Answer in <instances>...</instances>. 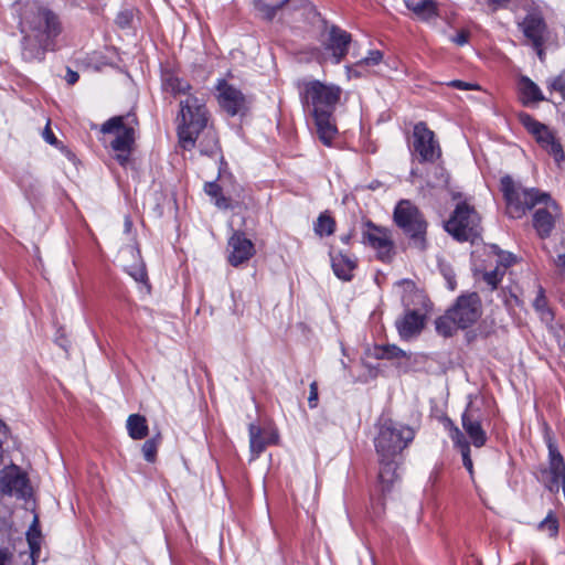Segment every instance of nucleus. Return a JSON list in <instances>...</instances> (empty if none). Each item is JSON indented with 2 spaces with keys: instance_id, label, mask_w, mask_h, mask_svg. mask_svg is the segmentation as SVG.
<instances>
[{
  "instance_id": "44",
  "label": "nucleus",
  "mask_w": 565,
  "mask_h": 565,
  "mask_svg": "<svg viewBox=\"0 0 565 565\" xmlns=\"http://www.w3.org/2000/svg\"><path fill=\"white\" fill-rule=\"evenodd\" d=\"M440 271L447 282L448 289L454 291L457 287L456 275L454 269L449 265L441 264Z\"/></svg>"
},
{
  "instance_id": "39",
  "label": "nucleus",
  "mask_w": 565,
  "mask_h": 565,
  "mask_svg": "<svg viewBox=\"0 0 565 565\" xmlns=\"http://www.w3.org/2000/svg\"><path fill=\"white\" fill-rule=\"evenodd\" d=\"M539 529L541 531L547 532L550 537H555L558 533V521L553 515L552 512H550L546 518L540 522Z\"/></svg>"
},
{
  "instance_id": "37",
  "label": "nucleus",
  "mask_w": 565,
  "mask_h": 565,
  "mask_svg": "<svg viewBox=\"0 0 565 565\" xmlns=\"http://www.w3.org/2000/svg\"><path fill=\"white\" fill-rule=\"evenodd\" d=\"M38 518H34L33 524L28 532V542L32 557L40 553V532L36 530Z\"/></svg>"
},
{
  "instance_id": "38",
  "label": "nucleus",
  "mask_w": 565,
  "mask_h": 565,
  "mask_svg": "<svg viewBox=\"0 0 565 565\" xmlns=\"http://www.w3.org/2000/svg\"><path fill=\"white\" fill-rule=\"evenodd\" d=\"M519 119L521 124L526 128V130L533 136H536L544 127V124L537 121L535 118H533L531 115L526 113L520 114Z\"/></svg>"
},
{
  "instance_id": "55",
  "label": "nucleus",
  "mask_w": 565,
  "mask_h": 565,
  "mask_svg": "<svg viewBox=\"0 0 565 565\" xmlns=\"http://www.w3.org/2000/svg\"><path fill=\"white\" fill-rule=\"evenodd\" d=\"M78 78H79V75L77 72L72 71L71 68H67L66 75H65V81L68 85H74L75 83H77Z\"/></svg>"
},
{
  "instance_id": "60",
  "label": "nucleus",
  "mask_w": 565,
  "mask_h": 565,
  "mask_svg": "<svg viewBox=\"0 0 565 565\" xmlns=\"http://www.w3.org/2000/svg\"><path fill=\"white\" fill-rule=\"evenodd\" d=\"M9 430L8 426L0 420V433L2 431L3 435L7 434V431Z\"/></svg>"
},
{
  "instance_id": "8",
  "label": "nucleus",
  "mask_w": 565,
  "mask_h": 565,
  "mask_svg": "<svg viewBox=\"0 0 565 565\" xmlns=\"http://www.w3.org/2000/svg\"><path fill=\"white\" fill-rule=\"evenodd\" d=\"M394 222L420 249L426 247L427 222L409 200H401L394 209Z\"/></svg>"
},
{
  "instance_id": "16",
  "label": "nucleus",
  "mask_w": 565,
  "mask_h": 565,
  "mask_svg": "<svg viewBox=\"0 0 565 565\" xmlns=\"http://www.w3.org/2000/svg\"><path fill=\"white\" fill-rule=\"evenodd\" d=\"M217 99L221 107L230 115L236 116L247 109V102L244 94L225 79L217 83Z\"/></svg>"
},
{
  "instance_id": "56",
  "label": "nucleus",
  "mask_w": 565,
  "mask_h": 565,
  "mask_svg": "<svg viewBox=\"0 0 565 565\" xmlns=\"http://www.w3.org/2000/svg\"><path fill=\"white\" fill-rule=\"evenodd\" d=\"M555 265L559 269V274L565 277V253L558 254L557 257L554 260Z\"/></svg>"
},
{
  "instance_id": "12",
  "label": "nucleus",
  "mask_w": 565,
  "mask_h": 565,
  "mask_svg": "<svg viewBox=\"0 0 565 565\" xmlns=\"http://www.w3.org/2000/svg\"><path fill=\"white\" fill-rule=\"evenodd\" d=\"M30 486L26 475L15 465L0 470V492L26 499L30 495Z\"/></svg>"
},
{
  "instance_id": "42",
  "label": "nucleus",
  "mask_w": 565,
  "mask_h": 565,
  "mask_svg": "<svg viewBox=\"0 0 565 565\" xmlns=\"http://www.w3.org/2000/svg\"><path fill=\"white\" fill-rule=\"evenodd\" d=\"M547 87L550 90L558 93L562 100L565 102V71L550 79L547 82Z\"/></svg>"
},
{
  "instance_id": "22",
  "label": "nucleus",
  "mask_w": 565,
  "mask_h": 565,
  "mask_svg": "<svg viewBox=\"0 0 565 565\" xmlns=\"http://www.w3.org/2000/svg\"><path fill=\"white\" fill-rule=\"evenodd\" d=\"M374 356L380 360H397L396 367L404 373L411 370L412 354L406 353L395 344L375 347Z\"/></svg>"
},
{
  "instance_id": "35",
  "label": "nucleus",
  "mask_w": 565,
  "mask_h": 565,
  "mask_svg": "<svg viewBox=\"0 0 565 565\" xmlns=\"http://www.w3.org/2000/svg\"><path fill=\"white\" fill-rule=\"evenodd\" d=\"M435 324H436L437 332L444 337L452 335V333L456 331V329H458L457 323L450 316L449 311H447L446 315L439 317L436 320Z\"/></svg>"
},
{
  "instance_id": "52",
  "label": "nucleus",
  "mask_w": 565,
  "mask_h": 565,
  "mask_svg": "<svg viewBox=\"0 0 565 565\" xmlns=\"http://www.w3.org/2000/svg\"><path fill=\"white\" fill-rule=\"evenodd\" d=\"M42 136L44 140L52 146H56L58 142L52 129L50 128V124L45 126Z\"/></svg>"
},
{
  "instance_id": "25",
  "label": "nucleus",
  "mask_w": 565,
  "mask_h": 565,
  "mask_svg": "<svg viewBox=\"0 0 565 565\" xmlns=\"http://www.w3.org/2000/svg\"><path fill=\"white\" fill-rule=\"evenodd\" d=\"M248 433L249 448L253 454V458H257L265 450L267 445L275 444L277 440V435L275 434H270V436L265 437L266 431L255 424L249 425Z\"/></svg>"
},
{
  "instance_id": "32",
  "label": "nucleus",
  "mask_w": 565,
  "mask_h": 565,
  "mask_svg": "<svg viewBox=\"0 0 565 565\" xmlns=\"http://www.w3.org/2000/svg\"><path fill=\"white\" fill-rule=\"evenodd\" d=\"M520 89L524 98L526 99L525 103H537L543 102L546 98L542 94V90L540 87L531 81L529 77H522L520 81Z\"/></svg>"
},
{
  "instance_id": "61",
  "label": "nucleus",
  "mask_w": 565,
  "mask_h": 565,
  "mask_svg": "<svg viewBox=\"0 0 565 565\" xmlns=\"http://www.w3.org/2000/svg\"><path fill=\"white\" fill-rule=\"evenodd\" d=\"M341 241H342L343 243L348 244V243H349V241H350V235H344V236H342V237H341Z\"/></svg>"
},
{
  "instance_id": "53",
  "label": "nucleus",
  "mask_w": 565,
  "mask_h": 565,
  "mask_svg": "<svg viewBox=\"0 0 565 565\" xmlns=\"http://www.w3.org/2000/svg\"><path fill=\"white\" fill-rule=\"evenodd\" d=\"M130 275L136 281L142 282L147 279V271L143 266L136 268L135 271H130Z\"/></svg>"
},
{
  "instance_id": "20",
  "label": "nucleus",
  "mask_w": 565,
  "mask_h": 565,
  "mask_svg": "<svg viewBox=\"0 0 565 565\" xmlns=\"http://www.w3.org/2000/svg\"><path fill=\"white\" fill-rule=\"evenodd\" d=\"M351 34L337 25H332L329 30V41L327 50L332 52L334 63L339 64L348 54L349 44L351 43Z\"/></svg>"
},
{
  "instance_id": "19",
  "label": "nucleus",
  "mask_w": 565,
  "mask_h": 565,
  "mask_svg": "<svg viewBox=\"0 0 565 565\" xmlns=\"http://www.w3.org/2000/svg\"><path fill=\"white\" fill-rule=\"evenodd\" d=\"M395 324L401 339L409 340L423 330L425 317L417 310L408 309L402 318L396 320Z\"/></svg>"
},
{
  "instance_id": "27",
  "label": "nucleus",
  "mask_w": 565,
  "mask_h": 565,
  "mask_svg": "<svg viewBox=\"0 0 565 565\" xmlns=\"http://www.w3.org/2000/svg\"><path fill=\"white\" fill-rule=\"evenodd\" d=\"M550 207L537 209L533 214V227L541 238H547L551 236L555 227V218Z\"/></svg>"
},
{
  "instance_id": "31",
  "label": "nucleus",
  "mask_w": 565,
  "mask_h": 565,
  "mask_svg": "<svg viewBox=\"0 0 565 565\" xmlns=\"http://www.w3.org/2000/svg\"><path fill=\"white\" fill-rule=\"evenodd\" d=\"M204 192L213 200L217 209H232L231 199L223 194V189L216 181L206 182L204 184Z\"/></svg>"
},
{
  "instance_id": "26",
  "label": "nucleus",
  "mask_w": 565,
  "mask_h": 565,
  "mask_svg": "<svg viewBox=\"0 0 565 565\" xmlns=\"http://www.w3.org/2000/svg\"><path fill=\"white\" fill-rule=\"evenodd\" d=\"M404 3L422 21H430L438 17L437 3L434 0H404Z\"/></svg>"
},
{
  "instance_id": "28",
  "label": "nucleus",
  "mask_w": 565,
  "mask_h": 565,
  "mask_svg": "<svg viewBox=\"0 0 565 565\" xmlns=\"http://www.w3.org/2000/svg\"><path fill=\"white\" fill-rule=\"evenodd\" d=\"M192 86L191 84L177 76L172 72H166L162 75V89L167 93H170L173 97H178L180 95H190Z\"/></svg>"
},
{
  "instance_id": "17",
  "label": "nucleus",
  "mask_w": 565,
  "mask_h": 565,
  "mask_svg": "<svg viewBox=\"0 0 565 565\" xmlns=\"http://www.w3.org/2000/svg\"><path fill=\"white\" fill-rule=\"evenodd\" d=\"M21 58L25 63H41L49 51L54 50V42L39 39L36 35L21 32Z\"/></svg>"
},
{
  "instance_id": "49",
  "label": "nucleus",
  "mask_w": 565,
  "mask_h": 565,
  "mask_svg": "<svg viewBox=\"0 0 565 565\" xmlns=\"http://www.w3.org/2000/svg\"><path fill=\"white\" fill-rule=\"evenodd\" d=\"M460 454H461V457H462V465H463V467L468 470L470 476H472L473 475V463H472V459L470 457V447H466L465 446V449H462L460 451Z\"/></svg>"
},
{
  "instance_id": "6",
  "label": "nucleus",
  "mask_w": 565,
  "mask_h": 565,
  "mask_svg": "<svg viewBox=\"0 0 565 565\" xmlns=\"http://www.w3.org/2000/svg\"><path fill=\"white\" fill-rule=\"evenodd\" d=\"M414 437L415 433L411 427L392 419H383L374 441L379 458L397 457Z\"/></svg>"
},
{
  "instance_id": "1",
  "label": "nucleus",
  "mask_w": 565,
  "mask_h": 565,
  "mask_svg": "<svg viewBox=\"0 0 565 565\" xmlns=\"http://www.w3.org/2000/svg\"><path fill=\"white\" fill-rule=\"evenodd\" d=\"M500 191L505 202V214L510 218H522L537 204H545L552 207L553 211L559 210L558 204L551 198L550 193L536 188H525L509 174L500 179Z\"/></svg>"
},
{
  "instance_id": "40",
  "label": "nucleus",
  "mask_w": 565,
  "mask_h": 565,
  "mask_svg": "<svg viewBox=\"0 0 565 565\" xmlns=\"http://www.w3.org/2000/svg\"><path fill=\"white\" fill-rule=\"evenodd\" d=\"M504 274V270H501V268L497 266L493 270L486 271L482 275V278L484 282L490 287V289L494 290L498 288V285L502 280Z\"/></svg>"
},
{
  "instance_id": "21",
  "label": "nucleus",
  "mask_w": 565,
  "mask_h": 565,
  "mask_svg": "<svg viewBox=\"0 0 565 565\" xmlns=\"http://www.w3.org/2000/svg\"><path fill=\"white\" fill-rule=\"evenodd\" d=\"M313 118L316 132L319 140L324 146H332L333 139L338 135V128L334 119V113L310 115Z\"/></svg>"
},
{
  "instance_id": "13",
  "label": "nucleus",
  "mask_w": 565,
  "mask_h": 565,
  "mask_svg": "<svg viewBox=\"0 0 565 565\" xmlns=\"http://www.w3.org/2000/svg\"><path fill=\"white\" fill-rule=\"evenodd\" d=\"M363 243L377 252L381 260H388L393 254L394 243L388 230L376 226L371 221L365 222L362 233Z\"/></svg>"
},
{
  "instance_id": "23",
  "label": "nucleus",
  "mask_w": 565,
  "mask_h": 565,
  "mask_svg": "<svg viewBox=\"0 0 565 565\" xmlns=\"http://www.w3.org/2000/svg\"><path fill=\"white\" fill-rule=\"evenodd\" d=\"M305 0H253L254 8L260 13L262 18L271 21L279 10L291 6L292 9H298L302 6Z\"/></svg>"
},
{
  "instance_id": "15",
  "label": "nucleus",
  "mask_w": 565,
  "mask_h": 565,
  "mask_svg": "<svg viewBox=\"0 0 565 565\" xmlns=\"http://www.w3.org/2000/svg\"><path fill=\"white\" fill-rule=\"evenodd\" d=\"M520 28L524 36L531 41L540 60L543 61L544 52L542 47L547 33V26L543 17L537 12H530L520 23Z\"/></svg>"
},
{
  "instance_id": "54",
  "label": "nucleus",
  "mask_w": 565,
  "mask_h": 565,
  "mask_svg": "<svg viewBox=\"0 0 565 565\" xmlns=\"http://www.w3.org/2000/svg\"><path fill=\"white\" fill-rule=\"evenodd\" d=\"M468 39H469V34L468 32L466 31H460L458 32L452 39L451 41L454 43H456L457 45H465L466 43H468Z\"/></svg>"
},
{
  "instance_id": "36",
  "label": "nucleus",
  "mask_w": 565,
  "mask_h": 565,
  "mask_svg": "<svg viewBox=\"0 0 565 565\" xmlns=\"http://www.w3.org/2000/svg\"><path fill=\"white\" fill-rule=\"evenodd\" d=\"M161 444V435L158 433L152 438L146 440L142 445V455L146 461L154 462L157 459V452L159 445Z\"/></svg>"
},
{
  "instance_id": "3",
  "label": "nucleus",
  "mask_w": 565,
  "mask_h": 565,
  "mask_svg": "<svg viewBox=\"0 0 565 565\" xmlns=\"http://www.w3.org/2000/svg\"><path fill=\"white\" fill-rule=\"evenodd\" d=\"M20 12V32L36 35L39 39L54 42L62 32L58 17L49 8L40 6L38 2L25 0L19 2Z\"/></svg>"
},
{
  "instance_id": "47",
  "label": "nucleus",
  "mask_w": 565,
  "mask_h": 565,
  "mask_svg": "<svg viewBox=\"0 0 565 565\" xmlns=\"http://www.w3.org/2000/svg\"><path fill=\"white\" fill-rule=\"evenodd\" d=\"M534 137L542 148H544L547 143H550V141H552L555 138L552 131L545 125L541 129V131Z\"/></svg>"
},
{
  "instance_id": "41",
  "label": "nucleus",
  "mask_w": 565,
  "mask_h": 565,
  "mask_svg": "<svg viewBox=\"0 0 565 565\" xmlns=\"http://www.w3.org/2000/svg\"><path fill=\"white\" fill-rule=\"evenodd\" d=\"M491 248L493 249V253L498 256L497 262L501 270L505 271V269L515 262V257L512 253L503 252L499 249V247L495 245L491 246Z\"/></svg>"
},
{
  "instance_id": "14",
  "label": "nucleus",
  "mask_w": 565,
  "mask_h": 565,
  "mask_svg": "<svg viewBox=\"0 0 565 565\" xmlns=\"http://www.w3.org/2000/svg\"><path fill=\"white\" fill-rule=\"evenodd\" d=\"M482 412L476 407L472 402H469L465 412L461 415V425L466 434L471 440V444L481 448L486 445L488 437L486 430L482 428Z\"/></svg>"
},
{
  "instance_id": "4",
  "label": "nucleus",
  "mask_w": 565,
  "mask_h": 565,
  "mask_svg": "<svg viewBox=\"0 0 565 565\" xmlns=\"http://www.w3.org/2000/svg\"><path fill=\"white\" fill-rule=\"evenodd\" d=\"M179 143L184 150H191L195 146L199 135L206 128L209 111L205 102L194 95L186 96L180 102V115L178 117Z\"/></svg>"
},
{
  "instance_id": "57",
  "label": "nucleus",
  "mask_w": 565,
  "mask_h": 565,
  "mask_svg": "<svg viewBox=\"0 0 565 565\" xmlns=\"http://www.w3.org/2000/svg\"><path fill=\"white\" fill-rule=\"evenodd\" d=\"M488 4L492 8L493 11L498 10L499 8H503L509 3L511 0H486Z\"/></svg>"
},
{
  "instance_id": "30",
  "label": "nucleus",
  "mask_w": 565,
  "mask_h": 565,
  "mask_svg": "<svg viewBox=\"0 0 565 565\" xmlns=\"http://www.w3.org/2000/svg\"><path fill=\"white\" fill-rule=\"evenodd\" d=\"M126 427L129 437L135 440L143 439L149 433L146 417L139 414L129 415Z\"/></svg>"
},
{
  "instance_id": "62",
  "label": "nucleus",
  "mask_w": 565,
  "mask_h": 565,
  "mask_svg": "<svg viewBox=\"0 0 565 565\" xmlns=\"http://www.w3.org/2000/svg\"><path fill=\"white\" fill-rule=\"evenodd\" d=\"M131 224L130 220L129 218H126V227H129Z\"/></svg>"
},
{
  "instance_id": "43",
  "label": "nucleus",
  "mask_w": 565,
  "mask_h": 565,
  "mask_svg": "<svg viewBox=\"0 0 565 565\" xmlns=\"http://www.w3.org/2000/svg\"><path fill=\"white\" fill-rule=\"evenodd\" d=\"M450 424H451L450 438H451L455 447H457L460 451L462 449H465V446L470 447L469 441L466 439L463 433L457 426H455L452 423H450Z\"/></svg>"
},
{
  "instance_id": "29",
  "label": "nucleus",
  "mask_w": 565,
  "mask_h": 565,
  "mask_svg": "<svg viewBox=\"0 0 565 565\" xmlns=\"http://www.w3.org/2000/svg\"><path fill=\"white\" fill-rule=\"evenodd\" d=\"M331 265L334 275L338 278L344 281H350L352 279V271L355 268L356 264L348 255L340 253L338 255L331 256Z\"/></svg>"
},
{
  "instance_id": "24",
  "label": "nucleus",
  "mask_w": 565,
  "mask_h": 565,
  "mask_svg": "<svg viewBox=\"0 0 565 565\" xmlns=\"http://www.w3.org/2000/svg\"><path fill=\"white\" fill-rule=\"evenodd\" d=\"M397 457L379 458L380 471L379 482L381 491L387 493L392 490L395 481L398 479L397 475Z\"/></svg>"
},
{
  "instance_id": "48",
  "label": "nucleus",
  "mask_w": 565,
  "mask_h": 565,
  "mask_svg": "<svg viewBox=\"0 0 565 565\" xmlns=\"http://www.w3.org/2000/svg\"><path fill=\"white\" fill-rule=\"evenodd\" d=\"M319 402L318 383L313 381L309 386L308 405L310 408H316Z\"/></svg>"
},
{
  "instance_id": "7",
  "label": "nucleus",
  "mask_w": 565,
  "mask_h": 565,
  "mask_svg": "<svg viewBox=\"0 0 565 565\" xmlns=\"http://www.w3.org/2000/svg\"><path fill=\"white\" fill-rule=\"evenodd\" d=\"M445 230L458 242H473L482 232L481 216L467 201L459 202L445 223Z\"/></svg>"
},
{
  "instance_id": "10",
  "label": "nucleus",
  "mask_w": 565,
  "mask_h": 565,
  "mask_svg": "<svg viewBox=\"0 0 565 565\" xmlns=\"http://www.w3.org/2000/svg\"><path fill=\"white\" fill-rule=\"evenodd\" d=\"M448 311L457 323V328L466 329L481 317L480 297L477 292L461 295Z\"/></svg>"
},
{
  "instance_id": "5",
  "label": "nucleus",
  "mask_w": 565,
  "mask_h": 565,
  "mask_svg": "<svg viewBox=\"0 0 565 565\" xmlns=\"http://www.w3.org/2000/svg\"><path fill=\"white\" fill-rule=\"evenodd\" d=\"M341 94L339 86L318 79L305 81L300 86V99L305 111L309 115L334 113Z\"/></svg>"
},
{
  "instance_id": "2",
  "label": "nucleus",
  "mask_w": 565,
  "mask_h": 565,
  "mask_svg": "<svg viewBox=\"0 0 565 565\" xmlns=\"http://www.w3.org/2000/svg\"><path fill=\"white\" fill-rule=\"evenodd\" d=\"M139 121L134 113L114 116L100 126L103 135L113 136L109 148L121 167H126L135 148Z\"/></svg>"
},
{
  "instance_id": "45",
  "label": "nucleus",
  "mask_w": 565,
  "mask_h": 565,
  "mask_svg": "<svg viewBox=\"0 0 565 565\" xmlns=\"http://www.w3.org/2000/svg\"><path fill=\"white\" fill-rule=\"evenodd\" d=\"M544 149L554 157L556 161H561L564 159V151L562 145L554 138L550 143H547Z\"/></svg>"
},
{
  "instance_id": "9",
  "label": "nucleus",
  "mask_w": 565,
  "mask_h": 565,
  "mask_svg": "<svg viewBox=\"0 0 565 565\" xmlns=\"http://www.w3.org/2000/svg\"><path fill=\"white\" fill-rule=\"evenodd\" d=\"M412 147L420 162H435L441 156V149L435 139L434 131L424 121L414 126Z\"/></svg>"
},
{
  "instance_id": "58",
  "label": "nucleus",
  "mask_w": 565,
  "mask_h": 565,
  "mask_svg": "<svg viewBox=\"0 0 565 565\" xmlns=\"http://www.w3.org/2000/svg\"><path fill=\"white\" fill-rule=\"evenodd\" d=\"M11 554L8 550H0V565H8Z\"/></svg>"
},
{
  "instance_id": "18",
  "label": "nucleus",
  "mask_w": 565,
  "mask_h": 565,
  "mask_svg": "<svg viewBox=\"0 0 565 565\" xmlns=\"http://www.w3.org/2000/svg\"><path fill=\"white\" fill-rule=\"evenodd\" d=\"M228 263L235 267L247 262L255 254L254 244L242 232L233 233L228 239Z\"/></svg>"
},
{
  "instance_id": "11",
  "label": "nucleus",
  "mask_w": 565,
  "mask_h": 565,
  "mask_svg": "<svg viewBox=\"0 0 565 565\" xmlns=\"http://www.w3.org/2000/svg\"><path fill=\"white\" fill-rule=\"evenodd\" d=\"M539 481L552 493H557L565 482V462L552 443L548 444V466L540 471Z\"/></svg>"
},
{
  "instance_id": "34",
  "label": "nucleus",
  "mask_w": 565,
  "mask_h": 565,
  "mask_svg": "<svg viewBox=\"0 0 565 565\" xmlns=\"http://www.w3.org/2000/svg\"><path fill=\"white\" fill-rule=\"evenodd\" d=\"M533 307L543 321L551 322L553 320L554 316L552 310L547 306V299L542 287H540L537 291V295L533 301Z\"/></svg>"
},
{
  "instance_id": "59",
  "label": "nucleus",
  "mask_w": 565,
  "mask_h": 565,
  "mask_svg": "<svg viewBox=\"0 0 565 565\" xmlns=\"http://www.w3.org/2000/svg\"><path fill=\"white\" fill-rule=\"evenodd\" d=\"M512 301L518 302V297L514 295H510V298L504 297V302L507 307H512Z\"/></svg>"
},
{
  "instance_id": "51",
  "label": "nucleus",
  "mask_w": 565,
  "mask_h": 565,
  "mask_svg": "<svg viewBox=\"0 0 565 565\" xmlns=\"http://www.w3.org/2000/svg\"><path fill=\"white\" fill-rule=\"evenodd\" d=\"M131 19V11L126 10L118 13L116 22L120 28H127L130 24Z\"/></svg>"
},
{
  "instance_id": "46",
  "label": "nucleus",
  "mask_w": 565,
  "mask_h": 565,
  "mask_svg": "<svg viewBox=\"0 0 565 565\" xmlns=\"http://www.w3.org/2000/svg\"><path fill=\"white\" fill-rule=\"evenodd\" d=\"M383 58V53L379 50H372L369 52L367 56L362 58L358 64L359 65H377Z\"/></svg>"
},
{
  "instance_id": "50",
  "label": "nucleus",
  "mask_w": 565,
  "mask_h": 565,
  "mask_svg": "<svg viewBox=\"0 0 565 565\" xmlns=\"http://www.w3.org/2000/svg\"><path fill=\"white\" fill-rule=\"evenodd\" d=\"M448 86L457 88V89H466V90L480 89L478 84L468 83V82H463V81H459V79H454V81L449 82Z\"/></svg>"
},
{
  "instance_id": "33",
  "label": "nucleus",
  "mask_w": 565,
  "mask_h": 565,
  "mask_svg": "<svg viewBox=\"0 0 565 565\" xmlns=\"http://www.w3.org/2000/svg\"><path fill=\"white\" fill-rule=\"evenodd\" d=\"M313 230L321 237L332 235L335 231V221L327 212H323L318 216Z\"/></svg>"
}]
</instances>
